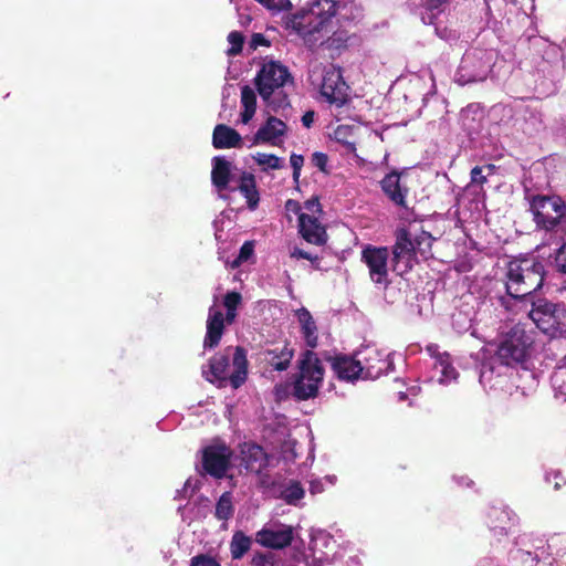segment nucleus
Wrapping results in <instances>:
<instances>
[{"mask_svg": "<svg viewBox=\"0 0 566 566\" xmlns=\"http://www.w3.org/2000/svg\"><path fill=\"white\" fill-rule=\"evenodd\" d=\"M546 270L542 261L521 259L509 262L506 293L514 298H524L538 291L545 280Z\"/></svg>", "mask_w": 566, "mask_h": 566, "instance_id": "obj_1", "label": "nucleus"}, {"mask_svg": "<svg viewBox=\"0 0 566 566\" xmlns=\"http://www.w3.org/2000/svg\"><path fill=\"white\" fill-rule=\"evenodd\" d=\"M325 369L318 354L304 350L297 360V373L292 382V396L297 401L314 399L319 394Z\"/></svg>", "mask_w": 566, "mask_h": 566, "instance_id": "obj_2", "label": "nucleus"}, {"mask_svg": "<svg viewBox=\"0 0 566 566\" xmlns=\"http://www.w3.org/2000/svg\"><path fill=\"white\" fill-rule=\"evenodd\" d=\"M232 347H227L222 353L216 354L209 361V370H203L206 379L212 384L218 382L219 387L224 386L229 380L233 388H239L244 384L248 376V359L247 350L241 347H234L232 364L234 370L228 375V367L230 361V352Z\"/></svg>", "mask_w": 566, "mask_h": 566, "instance_id": "obj_3", "label": "nucleus"}, {"mask_svg": "<svg viewBox=\"0 0 566 566\" xmlns=\"http://www.w3.org/2000/svg\"><path fill=\"white\" fill-rule=\"evenodd\" d=\"M287 83L293 84L294 80L289 69L276 61L264 63L254 78V84L259 95L268 106L273 108V111L290 105L286 94L277 101L273 99V94L277 90L284 87Z\"/></svg>", "mask_w": 566, "mask_h": 566, "instance_id": "obj_4", "label": "nucleus"}, {"mask_svg": "<svg viewBox=\"0 0 566 566\" xmlns=\"http://www.w3.org/2000/svg\"><path fill=\"white\" fill-rule=\"evenodd\" d=\"M534 222L539 229L546 231H564L566 222V203L559 196L536 195L530 202Z\"/></svg>", "mask_w": 566, "mask_h": 566, "instance_id": "obj_5", "label": "nucleus"}, {"mask_svg": "<svg viewBox=\"0 0 566 566\" xmlns=\"http://www.w3.org/2000/svg\"><path fill=\"white\" fill-rule=\"evenodd\" d=\"M536 327L551 337L566 334V305L546 298L532 302L528 313Z\"/></svg>", "mask_w": 566, "mask_h": 566, "instance_id": "obj_6", "label": "nucleus"}, {"mask_svg": "<svg viewBox=\"0 0 566 566\" xmlns=\"http://www.w3.org/2000/svg\"><path fill=\"white\" fill-rule=\"evenodd\" d=\"M532 344L533 338L525 328L514 325L500 343L496 356L502 365L515 366L527 358Z\"/></svg>", "mask_w": 566, "mask_h": 566, "instance_id": "obj_7", "label": "nucleus"}, {"mask_svg": "<svg viewBox=\"0 0 566 566\" xmlns=\"http://www.w3.org/2000/svg\"><path fill=\"white\" fill-rule=\"evenodd\" d=\"M493 54L486 50L474 49L468 51L459 66V80L463 83L484 81L491 72Z\"/></svg>", "mask_w": 566, "mask_h": 566, "instance_id": "obj_8", "label": "nucleus"}, {"mask_svg": "<svg viewBox=\"0 0 566 566\" xmlns=\"http://www.w3.org/2000/svg\"><path fill=\"white\" fill-rule=\"evenodd\" d=\"M395 244L391 248L392 271L402 275L411 271L415 264L419 263L412 235L406 228H398L395 232Z\"/></svg>", "mask_w": 566, "mask_h": 566, "instance_id": "obj_9", "label": "nucleus"}, {"mask_svg": "<svg viewBox=\"0 0 566 566\" xmlns=\"http://www.w3.org/2000/svg\"><path fill=\"white\" fill-rule=\"evenodd\" d=\"M287 27L302 36L305 44L311 49L324 43L323 31L325 28L310 10L293 14L287 22Z\"/></svg>", "mask_w": 566, "mask_h": 566, "instance_id": "obj_10", "label": "nucleus"}, {"mask_svg": "<svg viewBox=\"0 0 566 566\" xmlns=\"http://www.w3.org/2000/svg\"><path fill=\"white\" fill-rule=\"evenodd\" d=\"M389 249L387 247L366 245L361 251V261L367 265L370 280L387 287L390 283L388 270Z\"/></svg>", "mask_w": 566, "mask_h": 566, "instance_id": "obj_11", "label": "nucleus"}, {"mask_svg": "<svg viewBox=\"0 0 566 566\" xmlns=\"http://www.w3.org/2000/svg\"><path fill=\"white\" fill-rule=\"evenodd\" d=\"M232 451L226 444H212L202 450V468L209 475L221 479L230 468Z\"/></svg>", "mask_w": 566, "mask_h": 566, "instance_id": "obj_12", "label": "nucleus"}, {"mask_svg": "<svg viewBox=\"0 0 566 566\" xmlns=\"http://www.w3.org/2000/svg\"><path fill=\"white\" fill-rule=\"evenodd\" d=\"M348 86L343 80L340 69L329 66L324 70L321 94L331 104L343 106L347 102Z\"/></svg>", "mask_w": 566, "mask_h": 566, "instance_id": "obj_13", "label": "nucleus"}, {"mask_svg": "<svg viewBox=\"0 0 566 566\" xmlns=\"http://www.w3.org/2000/svg\"><path fill=\"white\" fill-rule=\"evenodd\" d=\"M322 358L331 363L334 373L340 380H355L363 377L360 359L344 354L332 356L328 352L322 353Z\"/></svg>", "mask_w": 566, "mask_h": 566, "instance_id": "obj_14", "label": "nucleus"}, {"mask_svg": "<svg viewBox=\"0 0 566 566\" xmlns=\"http://www.w3.org/2000/svg\"><path fill=\"white\" fill-rule=\"evenodd\" d=\"M298 232L306 242L315 245H324L328 239L326 229L318 218L307 213L298 216Z\"/></svg>", "mask_w": 566, "mask_h": 566, "instance_id": "obj_15", "label": "nucleus"}, {"mask_svg": "<svg viewBox=\"0 0 566 566\" xmlns=\"http://www.w3.org/2000/svg\"><path fill=\"white\" fill-rule=\"evenodd\" d=\"M400 178L401 174L392 170L380 180V188L395 206L408 209L407 196L409 189L400 184Z\"/></svg>", "mask_w": 566, "mask_h": 566, "instance_id": "obj_16", "label": "nucleus"}, {"mask_svg": "<svg viewBox=\"0 0 566 566\" xmlns=\"http://www.w3.org/2000/svg\"><path fill=\"white\" fill-rule=\"evenodd\" d=\"M294 356V349L287 342L282 345H274L271 348H265L260 353L263 363L271 366L274 370H286Z\"/></svg>", "mask_w": 566, "mask_h": 566, "instance_id": "obj_17", "label": "nucleus"}, {"mask_svg": "<svg viewBox=\"0 0 566 566\" xmlns=\"http://www.w3.org/2000/svg\"><path fill=\"white\" fill-rule=\"evenodd\" d=\"M242 461L250 472L260 473L268 467L269 458L264 449L252 442H245L241 447Z\"/></svg>", "mask_w": 566, "mask_h": 566, "instance_id": "obj_18", "label": "nucleus"}, {"mask_svg": "<svg viewBox=\"0 0 566 566\" xmlns=\"http://www.w3.org/2000/svg\"><path fill=\"white\" fill-rule=\"evenodd\" d=\"M224 332V315L221 311L210 308L207 319V333L203 339L205 348H216Z\"/></svg>", "mask_w": 566, "mask_h": 566, "instance_id": "obj_19", "label": "nucleus"}, {"mask_svg": "<svg viewBox=\"0 0 566 566\" xmlns=\"http://www.w3.org/2000/svg\"><path fill=\"white\" fill-rule=\"evenodd\" d=\"M212 145L217 149L238 148L242 146V138L234 128L218 124L213 129Z\"/></svg>", "mask_w": 566, "mask_h": 566, "instance_id": "obj_20", "label": "nucleus"}, {"mask_svg": "<svg viewBox=\"0 0 566 566\" xmlns=\"http://www.w3.org/2000/svg\"><path fill=\"white\" fill-rule=\"evenodd\" d=\"M295 315L300 323L301 333L303 335L305 344L308 347V349L313 350L314 348L317 347L318 344L316 323L310 311L305 307L296 310Z\"/></svg>", "mask_w": 566, "mask_h": 566, "instance_id": "obj_21", "label": "nucleus"}, {"mask_svg": "<svg viewBox=\"0 0 566 566\" xmlns=\"http://www.w3.org/2000/svg\"><path fill=\"white\" fill-rule=\"evenodd\" d=\"M232 164L222 156L212 158L211 182L218 191L227 190L231 180Z\"/></svg>", "mask_w": 566, "mask_h": 566, "instance_id": "obj_22", "label": "nucleus"}, {"mask_svg": "<svg viewBox=\"0 0 566 566\" xmlns=\"http://www.w3.org/2000/svg\"><path fill=\"white\" fill-rule=\"evenodd\" d=\"M286 132V124L277 117L270 116L266 123L261 126L254 135V143H273Z\"/></svg>", "mask_w": 566, "mask_h": 566, "instance_id": "obj_23", "label": "nucleus"}, {"mask_svg": "<svg viewBox=\"0 0 566 566\" xmlns=\"http://www.w3.org/2000/svg\"><path fill=\"white\" fill-rule=\"evenodd\" d=\"M298 537L295 536V533H256V542L273 549H282L293 544L296 549H300V546L296 545Z\"/></svg>", "mask_w": 566, "mask_h": 566, "instance_id": "obj_24", "label": "nucleus"}, {"mask_svg": "<svg viewBox=\"0 0 566 566\" xmlns=\"http://www.w3.org/2000/svg\"><path fill=\"white\" fill-rule=\"evenodd\" d=\"M363 364V377L377 379L388 368L389 364L386 359L379 357V353L376 349H370L365 353Z\"/></svg>", "mask_w": 566, "mask_h": 566, "instance_id": "obj_25", "label": "nucleus"}, {"mask_svg": "<svg viewBox=\"0 0 566 566\" xmlns=\"http://www.w3.org/2000/svg\"><path fill=\"white\" fill-rule=\"evenodd\" d=\"M238 189L247 199L248 208L250 210H255L260 201V195L256 188L254 175L250 172H243L240 177Z\"/></svg>", "mask_w": 566, "mask_h": 566, "instance_id": "obj_26", "label": "nucleus"}, {"mask_svg": "<svg viewBox=\"0 0 566 566\" xmlns=\"http://www.w3.org/2000/svg\"><path fill=\"white\" fill-rule=\"evenodd\" d=\"M489 517L494 523L493 528L505 531L514 526L515 514L505 505L492 506L489 512Z\"/></svg>", "mask_w": 566, "mask_h": 566, "instance_id": "obj_27", "label": "nucleus"}, {"mask_svg": "<svg viewBox=\"0 0 566 566\" xmlns=\"http://www.w3.org/2000/svg\"><path fill=\"white\" fill-rule=\"evenodd\" d=\"M310 11L317 17V20L326 29V23L336 14L337 3L335 0H316Z\"/></svg>", "mask_w": 566, "mask_h": 566, "instance_id": "obj_28", "label": "nucleus"}, {"mask_svg": "<svg viewBox=\"0 0 566 566\" xmlns=\"http://www.w3.org/2000/svg\"><path fill=\"white\" fill-rule=\"evenodd\" d=\"M433 241L434 238L427 231H421L417 235L412 237L417 256L420 255L423 260L432 258Z\"/></svg>", "mask_w": 566, "mask_h": 566, "instance_id": "obj_29", "label": "nucleus"}, {"mask_svg": "<svg viewBox=\"0 0 566 566\" xmlns=\"http://www.w3.org/2000/svg\"><path fill=\"white\" fill-rule=\"evenodd\" d=\"M230 546L232 558L239 559L250 549L251 538L244 533H234Z\"/></svg>", "mask_w": 566, "mask_h": 566, "instance_id": "obj_30", "label": "nucleus"}, {"mask_svg": "<svg viewBox=\"0 0 566 566\" xmlns=\"http://www.w3.org/2000/svg\"><path fill=\"white\" fill-rule=\"evenodd\" d=\"M233 514L232 496L230 493H223L216 505V516L219 520L227 521Z\"/></svg>", "mask_w": 566, "mask_h": 566, "instance_id": "obj_31", "label": "nucleus"}, {"mask_svg": "<svg viewBox=\"0 0 566 566\" xmlns=\"http://www.w3.org/2000/svg\"><path fill=\"white\" fill-rule=\"evenodd\" d=\"M304 496V489L298 481H291L282 491V497L287 504H296Z\"/></svg>", "mask_w": 566, "mask_h": 566, "instance_id": "obj_32", "label": "nucleus"}, {"mask_svg": "<svg viewBox=\"0 0 566 566\" xmlns=\"http://www.w3.org/2000/svg\"><path fill=\"white\" fill-rule=\"evenodd\" d=\"M494 171L495 166L493 164H489L484 167L475 166L471 170V182L482 186L486 184L488 176L493 175Z\"/></svg>", "mask_w": 566, "mask_h": 566, "instance_id": "obj_33", "label": "nucleus"}, {"mask_svg": "<svg viewBox=\"0 0 566 566\" xmlns=\"http://www.w3.org/2000/svg\"><path fill=\"white\" fill-rule=\"evenodd\" d=\"M253 159L260 166H266L268 168H271V169L282 168L281 158H279L276 155H273V154L256 153V155L253 156Z\"/></svg>", "mask_w": 566, "mask_h": 566, "instance_id": "obj_34", "label": "nucleus"}, {"mask_svg": "<svg viewBox=\"0 0 566 566\" xmlns=\"http://www.w3.org/2000/svg\"><path fill=\"white\" fill-rule=\"evenodd\" d=\"M349 134L350 129L347 126H338L334 132L335 140L342 143L348 153H354L356 150V144L347 139Z\"/></svg>", "mask_w": 566, "mask_h": 566, "instance_id": "obj_35", "label": "nucleus"}, {"mask_svg": "<svg viewBox=\"0 0 566 566\" xmlns=\"http://www.w3.org/2000/svg\"><path fill=\"white\" fill-rule=\"evenodd\" d=\"M228 41L231 44L230 49L228 50V55L235 56L239 53H241L243 49L244 43V36L239 31H232L228 35Z\"/></svg>", "mask_w": 566, "mask_h": 566, "instance_id": "obj_36", "label": "nucleus"}, {"mask_svg": "<svg viewBox=\"0 0 566 566\" xmlns=\"http://www.w3.org/2000/svg\"><path fill=\"white\" fill-rule=\"evenodd\" d=\"M253 253H254V242L253 241H245L241 245L239 254L233 260L231 266L233 269L240 266L243 262H247L253 255Z\"/></svg>", "mask_w": 566, "mask_h": 566, "instance_id": "obj_37", "label": "nucleus"}, {"mask_svg": "<svg viewBox=\"0 0 566 566\" xmlns=\"http://www.w3.org/2000/svg\"><path fill=\"white\" fill-rule=\"evenodd\" d=\"M557 272L566 274V243H563L552 255Z\"/></svg>", "mask_w": 566, "mask_h": 566, "instance_id": "obj_38", "label": "nucleus"}, {"mask_svg": "<svg viewBox=\"0 0 566 566\" xmlns=\"http://www.w3.org/2000/svg\"><path fill=\"white\" fill-rule=\"evenodd\" d=\"M241 103L244 108L256 109L255 92L248 85H245L241 88Z\"/></svg>", "mask_w": 566, "mask_h": 566, "instance_id": "obj_39", "label": "nucleus"}, {"mask_svg": "<svg viewBox=\"0 0 566 566\" xmlns=\"http://www.w3.org/2000/svg\"><path fill=\"white\" fill-rule=\"evenodd\" d=\"M291 256L295 258V259L308 260L312 263L314 269L319 270V260L321 259L318 255H313L312 253H310L303 249L294 248V250L291 252Z\"/></svg>", "mask_w": 566, "mask_h": 566, "instance_id": "obj_40", "label": "nucleus"}, {"mask_svg": "<svg viewBox=\"0 0 566 566\" xmlns=\"http://www.w3.org/2000/svg\"><path fill=\"white\" fill-rule=\"evenodd\" d=\"M241 301H242L241 294L239 292L232 291V292H228L224 295L223 305L226 306L227 310L237 311Z\"/></svg>", "mask_w": 566, "mask_h": 566, "instance_id": "obj_41", "label": "nucleus"}, {"mask_svg": "<svg viewBox=\"0 0 566 566\" xmlns=\"http://www.w3.org/2000/svg\"><path fill=\"white\" fill-rule=\"evenodd\" d=\"M290 163L293 168V179L295 182H298L301 169L304 164V157L302 155L292 154L290 157Z\"/></svg>", "mask_w": 566, "mask_h": 566, "instance_id": "obj_42", "label": "nucleus"}, {"mask_svg": "<svg viewBox=\"0 0 566 566\" xmlns=\"http://www.w3.org/2000/svg\"><path fill=\"white\" fill-rule=\"evenodd\" d=\"M269 10L280 11L290 6L289 0H255Z\"/></svg>", "mask_w": 566, "mask_h": 566, "instance_id": "obj_43", "label": "nucleus"}, {"mask_svg": "<svg viewBox=\"0 0 566 566\" xmlns=\"http://www.w3.org/2000/svg\"><path fill=\"white\" fill-rule=\"evenodd\" d=\"M312 164L317 167L322 172H327L328 157L326 154L315 151L312 155Z\"/></svg>", "mask_w": 566, "mask_h": 566, "instance_id": "obj_44", "label": "nucleus"}, {"mask_svg": "<svg viewBox=\"0 0 566 566\" xmlns=\"http://www.w3.org/2000/svg\"><path fill=\"white\" fill-rule=\"evenodd\" d=\"M190 566H220V564L212 557L198 555L191 559Z\"/></svg>", "mask_w": 566, "mask_h": 566, "instance_id": "obj_45", "label": "nucleus"}, {"mask_svg": "<svg viewBox=\"0 0 566 566\" xmlns=\"http://www.w3.org/2000/svg\"><path fill=\"white\" fill-rule=\"evenodd\" d=\"M270 41L262 33H253L250 41V46L252 49H258L259 46H270Z\"/></svg>", "mask_w": 566, "mask_h": 566, "instance_id": "obj_46", "label": "nucleus"}, {"mask_svg": "<svg viewBox=\"0 0 566 566\" xmlns=\"http://www.w3.org/2000/svg\"><path fill=\"white\" fill-rule=\"evenodd\" d=\"M305 209L313 213H322V207L318 197L314 196L304 202Z\"/></svg>", "mask_w": 566, "mask_h": 566, "instance_id": "obj_47", "label": "nucleus"}, {"mask_svg": "<svg viewBox=\"0 0 566 566\" xmlns=\"http://www.w3.org/2000/svg\"><path fill=\"white\" fill-rule=\"evenodd\" d=\"M516 298L510 296L507 294V296H499L497 297V302L499 304L505 308L506 311H511L512 310V304H513V301H515Z\"/></svg>", "mask_w": 566, "mask_h": 566, "instance_id": "obj_48", "label": "nucleus"}, {"mask_svg": "<svg viewBox=\"0 0 566 566\" xmlns=\"http://www.w3.org/2000/svg\"><path fill=\"white\" fill-rule=\"evenodd\" d=\"M314 117H315V112L314 111L305 112L304 115L302 116V124L306 128H310L312 126V124L314 123Z\"/></svg>", "mask_w": 566, "mask_h": 566, "instance_id": "obj_49", "label": "nucleus"}, {"mask_svg": "<svg viewBox=\"0 0 566 566\" xmlns=\"http://www.w3.org/2000/svg\"><path fill=\"white\" fill-rule=\"evenodd\" d=\"M441 366H442V374L444 377L447 378H450L451 376H453L455 374V370L454 368L448 364V363H444L443 360H441Z\"/></svg>", "mask_w": 566, "mask_h": 566, "instance_id": "obj_50", "label": "nucleus"}, {"mask_svg": "<svg viewBox=\"0 0 566 566\" xmlns=\"http://www.w3.org/2000/svg\"><path fill=\"white\" fill-rule=\"evenodd\" d=\"M285 208L289 210V211H293L295 213H298V211L301 210V206L300 203L296 201V200H293V199H289L285 203Z\"/></svg>", "mask_w": 566, "mask_h": 566, "instance_id": "obj_51", "label": "nucleus"}, {"mask_svg": "<svg viewBox=\"0 0 566 566\" xmlns=\"http://www.w3.org/2000/svg\"><path fill=\"white\" fill-rule=\"evenodd\" d=\"M254 114H255V109H253V108H244L243 112L241 113L242 122L244 124H247L248 122L251 120V118L253 117Z\"/></svg>", "mask_w": 566, "mask_h": 566, "instance_id": "obj_52", "label": "nucleus"}, {"mask_svg": "<svg viewBox=\"0 0 566 566\" xmlns=\"http://www.w3.org/2000/svg\"><path fill=\"white\" fill-rule=\"evenodd\" d=\"M444 2L440 1V0H427L426 2V7L428 10L430 11H433V10H439L440 7L443 4Z\"/></svg>", "mask_w": 566, "mask_h": 566, "instance_id": "obj_53", "label": "nucleus"}, {"mask_svg": "<svg viewBox=\"0 0 566 566\" xmlns=\"http://www.w3.org/2000/svg\"><path fill=\"white\" fill-rule=\"evenodd\" d=\"M237 317V311H230L227 310V313L224 315V323L232 324Z\"/></svg>", "mask_w": 566, "mask_h": 566, "instance_id": "obj_54", "label": "nucleus"}, {"mask_svg": "<svg viewBox=\"0 0 566 566\" xmlns=\"http://www.w3.org/2000/svg\"><path fill=\"white\" fill-rule=\"evenodd\" d=\"M342 41H343V39L336 38L335 35L327 39L328 46H335V48H339L340 46L339 42H342Z\"/></svg>", "mask_w": 566, "mask_h": 566, "instance_id": "obj_55", "label": "nucleus"}, {"mask_svg": "<svg viewBox=\"0 0 566 566\" xmlns=\"http://www.w3.org/2000/svg\"><path fill=\"white\" fill-rule=\"evenodd\" d=\"M189 486H190V480H187L185 485H184V490L182 491L186 493Z\"/></svg>", "mask_w": 566, "mask_h": 566, "instance_id": "obj_56", "label": "nucleus"}, {"mask_svg": "<svg viewBox=\"0 0 566 566\" xmlns=\"http://www.w3.org/2000/svg\"><path fill=\"white\" fill-rule=\"evenodd\" d=\"M310 538H311L312 541L314 539L313 533H310Z\"/></svg>", "mask_w": 566, "mask_h": 566, "instance_id": "obj_57", "label": "nucleus"}]
</instances>
